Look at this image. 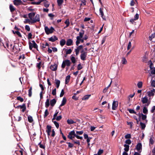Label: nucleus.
Masks as SVG:
<instances>
[{"label":"nucleus","instance_id":"nucleus-1","mask_svg":"<svg viewBox=\"0 0 155 155\" xmlns=\"http://www.w3.org/2000/svg\"><path fill=\"white\" fill-rule=\"evenodd\" d=\"M76 135V134L75 133L74 130H73L71 131L69 133L67 137L68 138L71 140H72V141L74 142V144H78V145L79 146L80 145L79 140H78L76 141H75L73 139L75 137Z\"/></svg>","mask_w":155,"mask_h":155},{"label":"nucleus","instance_id":"nucleus-2","mask_svg":"<svg viewBox=\"0 0 155 155\" xmlns=\"http://www.w3.org/2000/svg\"><path fill=\"white\" fill-rule=\"evenodd\" d=\"M31 43L30 41H29V48L31 50L33 48H34L36 49L37 50H38V46L35 43V41L34 40L31 41Z\"/></svg>","mask_w":155,"mask_h":155},{"label":"nucleus","instance_id":"nucleus-3","mask_svg":"<svg viewBox=\"0 0 155 155\" xmlns=\"http://www.w3.org/2000/svg\"><path fill=\"white\" fill-rule=\"evenodd\" d=\"M45 30L46 33L47 35L53 33L55 31L54 28L52 27H51L49 29L48 27L45 26Z\"/></svg>","mask_w":155,"mask_h":155},{"label":"nucleus","instance_id":"nucleus-4","mask_svg":"<svg viewBox=\"0 0 155 155\" xmlns=\"http://www.w3.org/2000/svg\"><path fill=\"white\" fill-rule=\"evenodd\" d=\"M71 64V61L69 60L66 59L63 61L61 65V68L64 69L65 68L66 66L67 67L70 66Z\"/></svg>","mask_w":155,"mask_h":155},{"label":"nucleus","instance_id":"nucleus-5","mask_svg":"<svg viewBox=\"0 0 155 155\" xmlns=\"http://www.w3.org/2000/svg\"><path fill=\"white\" fill-rule=\"evenodd\" d=\"M81 53L80 55L81 59L83 61L85 60L87 55V52L84 51V49H82L81 51Z\"/></svg>","mask_w":155,"mask_h":155},{"label":"nucleus","instance_id":"nucleus-6","mask_svg":"<svg viewBox=\"0 0 155 155\" xmlns=\"http://www.w3.org/2000/svg\"><path fill=\"white\" fill-rule=\"evenodd\" d=\"M40 21V17L39 14H37L31 21V24H33Z\"/></svg>","mask_w":155,"mask_h":155},{"label":"nucleus","instance_id":"nucleus-7","mask_svg":"<svg viewBox=\"0 0 155 155\" xmlns=\"http://www.w3.org/2000/svg\"><path fill=\"white\" fill-rule=\"evenodd\" d=\"M83 46L82 45H81L78 46V47H77L76 49H74V51L75 52L76 56H77L78 55L80 51V50L83 49Z\"/></svg>","mask_w":155,"mask_h":155},{"label":"nucleus","instance_id":"nucleus-8","mask_svg":"<svg viewBox=\"0 0 155 155\" xmlns=\"http://www.w3.org/2000/svg\"><path fill=\"white\" fill-rule=\"evenodd\" d=\"M15 108L17 109L19 108L22 109V111L24 112L26 109V104H23L22 105H18L15 107Z\"/></svg>","mask_w":155,"mask_h":155},{"label":"nucleus","instance_id":"nucleus-9","mask_svg":"<svg viewBox=\"0 0 155 155\" xmlns=\"http://www.w3.org/2000/svg\"><path fill=\"white\" fill-rule=\"evenodd\" d=\"M136 149L139 152H141L142 149V145L141 143H139L137 144Z\"/></svg>","mask_w":155,"mask_h":155},{"label":"nucleus","instance_id":"nucleus-10","mask_svg":"<svg viewBox=\"0 0 155 155\" xmlns=\"http://www.w3.org/2000/svg\"><path fill=\"white\" fill-rule=\"evenodd\" d=\"M155 93V89L153 88L152 89L150 90V91L147 92V95L149 97H150L151 96H153L154 95Z\"/></svg>","mask_w":155,"mask_h":155},{"label":"nucleus","instance_id":"nucleus-11","mask_svg":"<svg viewBox=\"0 0 155 155\" xmlns=\"http://www.w3.org/2000/svg\"><path fill=\"white\" fill-rule=\"evenodd\" d=\"M118 102L117 101H114L112 104V109L113 110H116L118 105Z\"/></svg>","mask_w":155,"mask_h":155},{"label":"nucleus","instance_id":"nucleus-12","mask_svg":"<svg viewBox=\"0 0 155 155\" xmlns=\"http://www.w3.org/2000/svg\"><path fill=\"white\" fill-rule=\"evenodd\" d=\"M48 40L49 41L54 42L58 40V38L55 35H53L51 37L49 38Z\"/></svg>","mask_w":155,"mask_h":155},{"label":"nucleus","instance_id":"nucleus-13","mask_svg":"<svg viewBox=\"0 0 155 155\" xmlns=\"http://www.w3.org/2000/svg\"><path fill=\"white\" fill-rule=\"evenodd\" d=\"M14 4L15 5H19L23 4L21 0H14L13 1Z\"/></svg>","mask_w":155,"mask_h":155},{"label":"nucleus","instance_id":"nucleus-14","mask_svg":"<svg viewBox=\"0 0 155 155\" xmlns=\"http://www.w3.org/2000/svg\"><path fill=\"white\" fill-rule=\"evenodd\" d=\"M57 68L58 65L55 64L53 65H51L50 66V68L53 71H56L57 69Z\"/></svg>","mask_w":155,"mask_h":155},{"label":"nucleus","instance_id":"nucleus-15","mask_svg":"<svg viewBox=\"0 0 155 155\" xmlns=\"http://www.w3.org/2000/svg\"><path fill=\"white\" fill-rule=\"evenodd\" d=\"M67 102V100L66 98L65 97H63L61 104L59 106V109L61 110V108H60L61 107L64 105Z\"/></svg>","mask_w":155,"mask_h":155},{"label":"nucleus","instance_id":"nucleus-16","mask_svg":"<svg viewBox=\"0 0 155 155\" xmlns=\"http://www.w3.org/2000/svg\"><path fill=\"white\" fill-rule=\"evenodd\" d=\"M35 14L36 12H31L28 14V17L31 21L32 19L33 18V17H34L35 15Z\"/></svg>","mask_w":155,"mask_h":155},{"label":"nucleus","instance_id":"nucleus-17","mask_svg":"<svg viewBox=\"0 0 155 155\" xmlns=\"http://www.w3.org/2000/svg\"><path fill=\"white\" fill-rule=\"evenodd\" d=\"M66 45L67 46H70L73 45V41L71 39H69L67 41Z\"/></svg>","mask_w":155,"mask_h":155},{"label":"nucleus","instance_id":"nucleus-18","mask_svg":"<svg viewBox=\"0 0 155 155\" xmlns=\"http://www.w3.org/2000/svg\"><path fill=\"white\" fill-rule=\"evenodd\" d=\"M17 49L16 47H15V45H14L12 48L11 51L15 53H18L20 51V49L19 48V50L17 51Z\"/></svg>","mask_w":155,"mask_h":155},{"label":"nucleus","instance_id":"nucleus-19","mask_svg":"<svg viewBox=\"0 0 155 155\" xmlns=\"http://www.w3.org/2000/svg\"><path fill=\"white\" fill-rule=\"evenodd\" d=\"M56 101L55 99L51 100L50 101V105L51 106L53 107L56 103Z\"/></svg>","mask_w":155,"mask_h":155},{"label":"nucleus","instance_id":"nucleus-20","mask_svg":"<svg viewBox=\"0 0 155 155\" xmlns=\"http://www.w3.org/2000/svg\"><path fill=\"white\" fill-rule=\"evenodd\" d=\"M141 101L143 104H145L147 103L148 101V99L147 97H146L143 98L141 99Z\"/></svg>","mask_w":155,"mask_h":155},{"label":"nucleus","instance_id":"nucleus-21","mask_svg":"<svg viewBox=\"0 0 155 155\" xmlns=\"http://www.w3.org/2000/svg\"><path fill=\"white\" fill-rule=\"evenodd\" d=\"M81 32L79 33V36L77 37H79V38H81L83 37L84 33V31L83 30H81Z\"/></svg>","mask_w":155,"mask_h":155},{"label":"nucleus","instance_id":"nucleus-22","mask_svg":"<svg viewBox=\"0 0 155 155\" xmlns=\"http://www.w3.org/2000/svg\"><path fill=\"white\" fill-rule=\"evenodd\" d=\"M70 78L71 76L69 75L66 77L65 81V83L66 84H67L69 83L70 79Z\"/></svg>","mask_w":155,"mask_h":155},{"label":"nucleus","instance_id":"nucleus-23","mask_svg":"<svg viewBox=\"0 0 155 155\" xmlns=\"http://www.w3.org/2000/svg\"><path fill=\"white\" fill-rule=\"evenodd\" d=\"M66 43V41L64 39H63L60 41V45L61 46H63Z\"/></svg>","mask_w":155,"mask_h":155},{"label":"nucleus","instance_id":"nucleus-24","mask_svg":"<svg viewBox=\"0 0 155 155\" xmlns=\"http://www.w3.org/2000/svg\"><path fill=\"white\" fill-rule=\"evenodd\" d=\"M65 50L66 51V55L70 54L72 52V50L71 49H67L64 48V50Z\"/></svg>","mask_w":155,"mask_h":155},{"label":"nucleus","instance_id":"nucleus-25","mask_svg":"<svg viewBox=\"0 0 155 155\" xmlns=\"http://www.w3.org/2000/svg\"><path fill=\"white\" fill-rule=\"evenodd\" d=\"M67 122L68 124H73L76 123V122H75L72 119H68L67 120Z\"/></svg>","mask_w":155,"mask_h":155},{"label":"nucleus","instance_id":"nucleus-26","mask_svg":"<svg viewBox=\"0 0 155 155\" xmlns=\"http://www.w3.org/2000/svg\"><path fill=\"white\" fill-rule=\"evenodd\" d=\"M52 127L51 126L48 125L46 127L47 130H46V132H51Z\"/></svg>","mask_w":155,"mask_h":155},{"label":"nucleus","instance_id":"nucleus-27","mask_svg":"<svg viewBox=\"0 0 155 155\" xmlns=\"http://www.w3.org/2000/svg\"><path fill=\"white\" fill-rule=\"evenodd\" d=\"M9 8H10V11L12 12H13L15 10V8L12 5H10V6H9Z\"/></svg>","mask_w":155,"mask_h":155},{"label":"nucleus","instance_id":"nucleus-28","mask_svg":"<svg viewBox=\"0 0 155 155\" xmlns=\"http://www.w3.org/2000/svg\"><path fill=\"white\" fill-rule=\"evenodd\" d=\"M91 95H85L82 99V100H86L89 99V97L91 96Z\"/></svg>","mask_w":155,"mask_h":155},{"label":"nucleus","instance_id":"nucleus-29","mask_svg":"<svg viewBox=\"0 0 155 155\" xmlns=\"http://www.w3.org/2000/svg\"><path fill=\"white\" fill-rule=\"evenodd\" d=\"M50 105L49 99L48 98L46 100V101L45 102V107L46 108H48Z\"/></svg>","mask_w":155,"mask_h":155},{"label":"nucleus","instance_id":"nucleus-30","mask_svg":"<svg viewBox=\"0 0 155 155\" xmlns=\"http://www.w3.org/2000/svg\"><path fill=\"white\" fill-rule=\"evenodd\" d=\"M143 112L144 114H147L148 113V110L146 106H144L143 108Z\"/></svg>","mask_w":155,"mask_h":155},{"label":"nucleus","instance_id":"nucleus-31","mask_svg":"<svg viewBox=\"0 0 155 155\" xmlns=\"http://www.w3.org/2000/svg\"><path fill=\"white\" fill-rule=\"evenodd\" d=\"M124 146L125 147V148H124V150L126 152H128L129 150V146L128 145L125 144L124 145Z\"/></svg>","mask_w":155,"mask_h":155},{"label":"nucleus","instance_id":"nucleus-32","mask_svg":"<svg viewBox=\"0 0 155 155\" xmlns=\"http://www.w3.org/2000/svg\"><path fill=\"white\" fill-rule=\"evenodd\" d=\"M28 121L30 123H31L33 121L32 117L31 116H28Z\"/></svg>","mask_w":155,"mask_h":155},{"label":"nucleus","instance_id":"nucleus-33","mask_svg":"<svg viewBox=\"0 0 155 155\" xmlns=\"http://www.w3.org/2000/svg\"><path fill=\"white\" fill-rule=\"evenodd\" d=\"M64 23L66 24V26L65 28H67L69 26L70 24L69 20V19H67L65 21Z\"/></svg>","mask_w":155,"mask_h":155},{"label":"nucleus","instance_id":"nucleus-34","mask_svg":"<svg viewBox=\"0 0 155 155\" xmlns=\"http://www.w3.org/2000/svg\"><path fill=\"white\" fill-rule=\"evenodd\" d=\"M121 62L124 64H126L127 63V61L126 58L124 57H123L121 60Z\"/></svg>","mask_w":155,"mask_h":155},{"label":"nucleus","instance_id":"nucleus-35","mask_svg":"<svg viewBox=\"0 0 155 155\" xmlns=\"http://www.w3.org/2000/svg\"><path fill=\"white\" fill-rule=\"evenodd\" d=\"M71 59L72 63L74 64L76 63V60L74 56H72V55H71Z\"/></svg>","mask_w":155,"mask_h":155},{"label":"nucleus","instance_id":"nucleus-36","mask_svg":"<svg viewBox=\"0 0 155 155\" xmlns=\"http://www.w3.org/2000/svg\"><path fill=\"white\" fill-rule=\"evenodd\" d=\"M32 87H31L28 90V96L30 97H31L32 95Z\"/></svg>","mask_w":155,"mask_h":155},{"label":"nucleus","instance_id":"nucleus-37","mask_svg":"<svg viewBox=\"0 0 155 155\" xmlns=\"http://www.w3.org/2000/svg\"><path fill=\"white\" fill-rule=\"evenodd\" d=\"M127 110L131 114H136V112L133 109L128 108Z\"/></svg>","mask_w":155,"mask_h":155},{"label":"nucleus","instance_id":"nucleus-38","mask_svg":"<svg viewBox=\"0 0 155 155\" xmlns=\"http://www.w3.org/2000/svg\"><path fill=\"white\" fill-rule=\"evenodd\" d=\"M76 39H77V41L76 42V45L77 46H78L79 44L80 43V38H79V37H77Z\"/></svg>","mask_w":155,"mask_h":155},{"label":"nucleus","instance_id":"nucleus-39","mask_svg":"<svg viewBox=\"0 0 155 155\" xmlns=\"http://www.w3.org/2000/svg\"><path fill=\"white\" fill-rule=\"evenodd\" d=\"M49 113L48 111V109H46L45 112V114L44 116V117L45 118L49 114Z\"/></svg>","mask_w":155,"mask_h":155},{"label":"nucleus","instance_id":"nucleus-40","mask_svg":"<svg viewBox=\"0 0 155 155\" xmlns=\"http://www.w3.org/2000/svg\"><path fill=\"white\" fill-rule=\"evenodd\" d=\"M141 118L143 120H145L147 118V115H144L142 113H141Z\"/></svg>","mask_w":155,"mask_h":155},{"label":"nucleus","instance_id":"nucleus-41","mask_svg":"<svg viewBox=\"0 0 155 155\" xmlns=\"http://www.w3.org/2000/svg\"><path fill=\"white\" fill-rule=\"evenodd\" d=\"M140 125L141 126V129H145V128L146 127V125L144 124L141 122H140Z\"/></svg>","mask_w":155,"mask_h":155},{"label":"nucleus","instance_id":"nucleus-42","mask_svg":"<svg viewBox=\"0 0 155 155\" xmlns=\"http://www.w3.org/2000/svg\"><path fill=\"white\" fill-rule=\"evenodd\" d=\"M57 2L58 6H60L62 5L63 2V0H57Z\"/></svg>","mask_w":155,"mask_h":155},{"label":"nucleus","instance_id":"nucleus-43","mask_svg":"<svg viewBox=\"0 0 155 155\" xmlns=\"http://www.w3.org/2000/svg\"><path fill=\"white\" fill-rule=\"evenodd\" d=\"M16 99L20 101L21 102H22L24 101L23 99L20 96L17 97Z\"/></svg>","mask_w":155,"mask_h":155},{"label":"nucleus","instance_id":"nucleus-44","mask_svg":"<svg viewBox=\"0 0 155 155\" xmlns=\"http://www.w3.org/2000/svg\"><path fill=\"white\" fill-rule=\"evenodd\" d=\"M77 68L78 70H80L83 68V67L82 66L81 63H80L78 65Z\"/></svg>","mask_w":155,"mask_h":155},{"label":"nucleus","instance_id":"nucleus-45","mask_svg":"<svg viewBox=\"0 0 155 155\" xmlns=\"http://www.w3.org/2000/svg\"><path fill=\"white\" fill-rule=\"evenodd\" d=\"M151 85L152 87H155V81L154 80H151Z\"/></svg>","mask_w":155,"mask_h":155},{"label":"nucleus","instance_id":"nucleus-46","mask_svg":"<svg viewBox=\"0 0 155 155\" xmlns=\"http://www.w3.org/2000/svg\"><path fill=\"white\" fill-rule=\"evenodd\" d=\"M137 86H138V87L140 88H141L142 87V82H139L137 84Z\"/></svg>","mask_w":155,"mask_h":155},{"label":"nucleus","instance_id":"nucleus-47","mask_svg":"<svg viewBox=\"0 0 155 155\" xmlns=\"http://www.w3.org/2000/svg\"><path fill=\"white\" fill-rule=\"evenodd\" d=\"M41 142L39 143L38 145H39V147L41 148L45 149V145H42L41 143Z\"/></svg>","mask_w":155,"mask_h":155},{"label":"nucleus","instance_id":"nucleus-48","mask_svg":"<svg viewBox=\"0 0 155 155\" xmlns=\"http://www.w3.org/2000/svg\"><path fill=\"white\" fill-rule=\"evenodd\" d=\"M66 143L68 144V146L69 148H72L74 146V145L70 142H67Z\"/></svg>","mask_w":155,"mask_h":155},{"label":"nucleus","instance_id":"nucleus-49","mask_svg":"<svg viewBox=\"0 0 155 155\" xmlns=\"http://www.w3.org/2000/svg\"><path fill=\"white\" fill-rule=\"evenodd\" d=\"M15 34H16L18 36V37H20V38L22 37V36H21L20 33L18 31H15Z\"/></svg>","mask_w":155,"mask_h":155},{"label":"nucleus","instance_id":"nucleus-50","mask_svg":"<svg viewBox=\"0 0 155 155\" xmlns=\"http://www.w3.org/2000/svg\"><path fill=\"white\" fill-rule=\"evenodd\" d=\"M49 5V4L48 3V2L46 1V2L44 3V6L46 8H48Z\"/></svg>","mask_w":155,"mask_h":155},{"label":"nucleus","instance_id":"nucleus-51","mask_svg":"<svg viewBox=\"0 0 155 155\" xmlns=\"http://www.w3.org/2000/svg\"><path fill=\"white\" fill-rule=\"evenodd\" d=\"M53 123L55 124V126L57 128H58L59 127V123L56 121H54L53 122Z\"/></svg>","mask_w":155,"mask_h":155},{"label":"nucleus","instance_id":"nucleus-52","mask_svg":"<svg viewBox=\"0 0 155 155\" xmlns=\"http://www.w3.org/2000/svg\"><path fill=\"white\" fill-rule=\"evenodd\" d=\"M131 47V41H129L127 47V49L129 50Z\"/></svg>","mask_w":155,"mask_h":155},{"label":"nucleus","instance_id":"nucleus-53","mask_svg":"<svg viewBox=\"0 0 155 155\" xmlns=\"http://www.w3.org/2000/svg\"><path fill=\"white\" fill-rule=\"evenodd\" d=\"M103 152V150L100 149L97 152L98 155H101Z\"/></svg>","mask_w":155,"mask_h":155},{"label":"nucleus","instance_id":"nucleus-54","mask_svg":"<svg viewBox=\"0 0 155 155\" xmlns=\"http://www.w3.org/2000/svg\"><path fill=\"white\" fill-rule=\"evenodd\" d=\"M25 29L27 31H30V28L29 26L28 25H26L25 27Z\"/></svg>","mask_w":155,"mask_h":155},{"label":"nucleus","instance_id":"nucleus-55","mask_svg":"<svg viewBox=\"0 0 155 155\" xmlns=\"http://www.w3.org/2000/svg\"><path fill=\"white\" fill-rule=\"evenodd\" d=\"M64 89H62L61 90V93H60V97H62L64 95Z\"/></svg>","mask_w":155,"mask_h":155},{"label":"nucleus","instance_id":"nucleus-56","mask_svg":"<svg viewBox=\"0 0 155 155\" xmlns=\"http://www.w3.org/2000/svg\"><path fill=\"white\" fill-rule=\"evenodd\" d=\"M76 94H75L72 97V98L74 100L76 101L78 100V97H77L75 95Z\"/></svg>","mask_w":155,"mask_h":155},{"label":"nucleus","instance_id":"nucleus-57","mask_svg":"<svg viewBox=\"0 0 155 155\" xmlns=\"http://www.w3.org/2000/svg\"><path fill=\"white\" fill-rule=\"evenodd\" d=\"M41 62H40L39 63H37V67L39 69H40L41 68Z\"/></svg>","mask_w":155,"mask_h":155},{"label":"nucleus","instance_id":"nucleus-58","mask_svg":"<svg viewBox=\"0 0 155 155\" xmlns=\"http://www.w3.org/2000/svg\"><path fill=\"white\" fill-rule=\"evenodd\" d=\"M48 16L50 17H51V19L52 20L53 19V17H54V15H53L52 13H50L48 14Z\"/></svg>","mask_w":155,"mask_h":155},{"label":"nucleus","instance_id":"nucleus-59","mask_svg":"<svg viewBox=\"0 0 155 155\" xmlns=\"http://www.w3.org/2000/svg\"><path fill=\"white\" fill-rule=\"evenodd\" d=\"M125 143L126 144H130L131 143V142L130 140V139H127L125 141Z\"/></svg>","mask_w":155,"mask_h":155},{"label":"nucleus","instance_id":"nucleus-60","mask_svg":"<svg viewBox=\"0 0 155 155\" xmlns=\"http://www.w3.org/2000/svg\"><path fill=\"white\" fill-rule=\"evenodd\" d=\"M61 115H59L56 117V120L57 121H59L62 119Z\"/></svg>","mask_w":155,"mask_h":155},{"label":"nucleus","instance_id":"nucleus-61","mask_svg":"<svg viewBox=\"0 0 155 155\" xmlns=\"http://www.w3.org/2000/svg\"><path fill=\"white\" fill-rule=\"evenodd\" d=\"M21 119V116H18L17 118H15V120L17 121H20Z\"/></svg>","mask_w":155,"mask_h":155},{"label":"nucleus","instance_id":"nucleus-62","mask_svg":"<svg viewBox=\"0 0 155 155\" xmlns=\"http://www.w3.org/2000/svg\"><path fill=\"white\" fill-rule=\"evenodd\" d=\"M52 94L53 95H55L56 94V89H54L52 92Z\"/></svg>","mask_w":155,"mask_h":155},{"label":"nucleus","instance_id":"nucleus-63","mask_svg":"<svg viewBox=\"0 0 155 155\" xmlns=\"http://www.w3.org/2000/svg\"><path fill=\"white\" fill-rule=\"evenodd\" d=\"M131 138V135L130 134H127L125 136L126 139H129Z\"/></svg>","mask_w":155,"mask_h":155},{"label":"nucleus","instance_id":"nucleus-64","mask_svg":"<svg viewBox=\"0 0 155 155\" xmlns=\"http://www.w3.org/2000/svg\"><path fill=\"white\" fill-rule=\"evenodd\" d=\"M151 73L152 74H155V68L151 71Z\"/></svg>","mask_w":155,"mask_h":155}]
</instances>
